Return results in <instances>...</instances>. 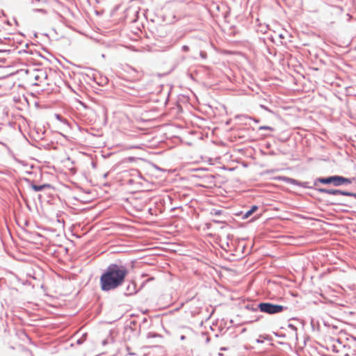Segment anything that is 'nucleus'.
Returning <instances> with one entry per match:
<instances>
[{
  "mask_svg": "<svg viewBox=\"0 0 356 356\" xmlns=\"http://www.w3.org/2000/svg\"><path fill=\"white\" fill-rule=\"evenodd\" d=\"M128 274L127 268L121 265L111 264L100 277V286L102 291L113 290L121 286Z\"/></svg>",
  "mask_w": 356,
  "mask_h": 356,
  "instance_id": "f257e3e1",
  "label": "nucleus"
},
{
  "mask_svg": "<svg viewBox=\"0 0 356 356\" xmlns=\"http://www.w3.org/2000/svg\"><path fill=\"white\" fill-rule=\"evenodd\" d=\"M317 181L323 184H332L335 186H339L343 184H351V180L348 178H345L341 176H331L329 177L323 178L321 177Z\"/></svg>",
  "mask_w": 356,
  "mask_h": 356,
  "instance_id": "f03ea898",
  "label": "nucleus"
},
{
  "mask_svg": "<svg viewBox=\"0 0 356 356\" xmlns=\"http://www.w3.org/2000/svg\"><path fill=\"white\" fill-rule=\"evenodd\" d=\"M261 312L269 314H277L283 312L284 307L282 305H274L269 302H261L258 305Z\"/></svg>",
  "mask_w": 356,
  "mask_h": 356,
  "instance_id": "7ed1b4c3",
  "label": "nucleus"
},
{
  "mask_svg": "<svg viewBox=\"0 0 356 356\" xmlns=\"http://www.w3.org/2000/svg\"><path fill=\"white\" fill-rule=\"evenodd\" d=\"M321 193H327L330 195H343L347 196H353L354 194L350 192H345L340 190L337 189H325V188H320L318 190Z\"/></svg>",
  "mask_w": 356,
  "mask_h": 356,
  "instance_id": "20e7f679",
  "label": "nucleus"
},
{
  "mask_svg": "<svg viewBox=\"0 0 356 356\" xmlns=\"http://www.w3.org/2000/svg\"><path fill=\"white\" fill-rule=\"evenodd\" d=\"M46 79V76H44V74L41 72H38L37 74L35 75V79L38 81L35 83L36 85H40L42 83V80Z\"/></svg>",
  "mask_w": 356,
  "mask_h": 356,
  "instance_id": "39448f33",
  "label": "nucleus"
},
{
  "mask_svg": "<svg viewBox=\"0 0 356 356\" xmlns=\"http://www.w3.org/2000/svg\"><path fill=\"white\" fill-rule=\"evenodd\" d=\"M258 209V207L257 206H252V208L248 210L244 215V217L245 218H248L249 216H250L253 213H254Z\"/></svg>",
  "mask_w": 356,
  "mask_h": 356,
  "instance_id": "423d86ee",
  "label": "nucleus"
},
{
  "mask_svg": "<svg viewBox=\"0 0 356 356\" xmlns=\"http://www.w3.org/2000/svg\"><path fill=\"white\" fill-rule=\"evenodd\" d=\"M47 186V185H40V186H38V185H32L31 187L35 191H42L43 190L44 188H46Z\"/></svg>",
  "mask_w": 356,
  "mask_h": 356,
  "instance_id": "0eeeda50",
  "label": "nucleus"
},
{
  "mask_svg": "<svg viewBox=\"0 0 356 356\" xmlns=\"http://www.w3.org/2000/svg\"><path fill=\"white\" fill-rule=\"evenodd\" d=\"M279 179L284 180V181H288V182L292 181L291 179L287 178V177H280Z\"/></svg>",
  "mask_w": 356,
  "mask_h": 356,
  "instance_id": "6e6552de",
  "label": "nucleus"
},
{
  "mask_svg": "<svg viewBox=\"0 0 356 356\" xmlns=\"http://www.w3.org/2000/svg\"><path fill=\"white\" fill-rule=\"evenodd\" d=\"M261 129H264V130H273V129L270 127H267V126H262L260 127Z\"/></svg>",
  "mask_w": 356,
  "mask_h": 356,
  "instance_id": "1a4fd4ad",
  "label": "nucleus"
}]
</instances>
